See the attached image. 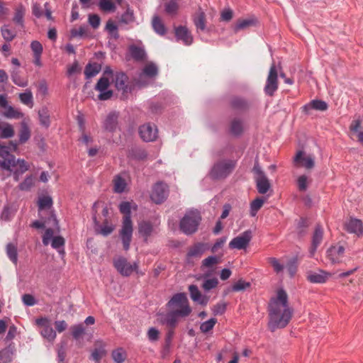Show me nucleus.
I'll return each instance as SVG.
<instances>
[{
  "label": "nucleus",
  "mask_w": 363,
  "mask_h": 363,
  "mask_svg": "<svg viewBox=\"0 0 363 363\" xmlns=\"http://www.w3.org/2000/svg\"><path fill=\"white\" fill-rule=\"evenodd\" d=\"M42 336L47 339L49 342H53L56 337V332L49 325H45L40 331Z\"/></svg>",
  "instance_id": "42"
},
{
  "label": "nucleus",
  "mask_w": 363,
  "mask_h": 363,
  "mask_svg": "<svg viewBox=\"0 0 363 363\" xmlns=\"http://www.w3.org/2000/svg\"><path fill=\"white\" fill-rule=\"evenodd\" d=\"M168 194V186L163 182H157L152 188L150 198L154 203L160 204L166 200Z\"/></svg>",
  "instance_id": "11"
},
{
  "label": "nucleus",
  "mask_w": 363,
  "mask_h": 363,
  "mask_svg": "<svg viewBox=\"0 0 363 363\" xmlns=\"http://www.w3.org/2000/svg\"><path fill=\"white\" fill-rule=\"evenodd\" d=\"M278 89V74L277 68L273 62L270 67L269 74L267 78L266 84L264 88L265 94L268 96H273Z\"/></svg>",
  "instance_id": "10"
},
{
  "label": "nucleus",
  "mask_w": 363,
  "mask_h": 363,
  "mask_svg": "<svg viewBox=\"0 0 363 363\" xmlns=\"http://www.w3.org/2000/svg\"><path fill=\"white\" fill-rule=\"evenodd\" d=\"M114 191L116 193H122L126 187L125 180L121 176L117 175L113 179Z\"/></svg>",
  "instance_id": "44"
},
{
  "label": "nucleus",
  "mask_w": 363,
  "mask_h": 363,
  "mask_svg": "<svg viewBox=\"0 0 363 363\" xmlns=\"http://www.w3.org/2000/svg\"><path fill=\"white\" fill-rule=\"evenodd\" d=\"M243 131V123L240 119H234L230 125V132L235 135H240Z\"/></svg>",
  "instance_id": "45"
},
{
  "label": "nucleus",
  "mask_w": 363,
  "mask_h": 363,
  "mask_svg": "<svg viewBox=\"0 0 363 363\" xmlns=\"http://www.w3.org/2000/svg\"><path fill=\"white\" fill-rule=\"evenodd\" d=\"M167 306L181 318L189 316L192 311L187 296L184 293L174 294L167 303Z\"/></svg>",
  "instance_id": "4"
},
{
  "label": "nucleus",
  "mask_w": 363,
  "mask_h": 363,
  "mask_svg": "<svg viewBox=\"0 0 363 363\" xmlns=\"http://www.w3.org/2000/svg\"><path fill=\"white\" fill-rule=\"evenodd\" d=\"M217 323V320L214 318L202 323L200 325V330L202 333H206L211 330Z\"/></svg>",
  "instance_id": "51"
},
{
  "label": "nucleus",
  "mask_w": 363,
  "mask_h": 363,
  "mask_svg": "<svg viewBox=\"0 0 363 363\" xmlns=\"http://www.w3.org/2000/svg\"><path fill=\"white\" fill-rule=\"evenodd\" d=\"M34 184V177L32 175L27 176L25 179L19 184L18 189L21 191H29Z\"/></svg>",
  "instance_id": "50"
},
{
  "label": "nucleus",
  "mask_w": 363,
  "mask_h": 363,
  "mask_svg": "<svg viewBox=\"0 0 363 363\" xmlns=\"http://www.w3.org/2000/svg\"><path fill=\"white\" fill-rule=\"evenodd\" d=\"M235 167L233 160H221L216 162L212 167L210 174L213 179H223L229 175Z\"/></svg>",
  "instance_id": "6"
},
{
  "label": "nucleus",
  "mask_w": 363,
  "mask_h": 363,
  "mask_svg": "<svg viewBox=\"0 0 363 363\" xmlns=\"http://www.w3.org/2000/svg\"><path fill=\"white\" fill-rule=\"evenodd\" d=\"M52 205V200L50 196H43L38 200L39 211L50 208Z\"/></svg>",
  "instance_id": "55"
},
{
  "label": "nucleus",
  "mask_w": 363,
  "mask_h": 363,
  "mask_svg": "<svg viewBox=\"0 0 363 363\" xmlns=\"http://www.w3.org/2000/svg\"><path fill=\"white\" fill-rule=\"evenodd\" d=\"M128 50L131 57L137 61H140L145 58L146 53L142 47L131 45L129 46Z\"/></svg>",
  "instance_id": "27"
},
{
  "label": "nucleus",
  "mask_w": 363,
  "mask_h": 363,
  "mask_svg": "<svg viewBox=\"0 0 363 363\" xmlns=\"http://www.w3.org/2000/svg\"><path fill=\"white\" fill-rule=\"evenodd\" d=\"M323 236V230L320 225H317L314 231L312 245L310 249V254L313 256L319 245L321 243Z\"/></svg>",
  "instance_id": "22"
},
{
  "label": "nucleus",
  "mask_w": 363,
  "mask_h": 363,
  "mask_svg": "<svg viewBox=\"0 0 363 363\" xmlns=\"http://www.w3.org/2000/svg\"><path fill=\"white\" fill-rule=\"evenodd\" d=\"M255 182L257 191L261 194H266L270 188V184L266 175L260 177H255Z\"/></svg>",
  "instance_id": "28"
},
{
  "label": "nucleus",
  "mask_w": 363,
  "mask_h": 363,
  "mask_svg": "<svg viewBox=\"0 0 363 363\" xmlns=\"http://www.w3.org/2000/svg\"><path fill=\"white\" fill-rule=\"evenodd\" d=\"M15 215V211L9 206H4L0 213V220L10 221Z\"/></svg>",
  "instance_id": "46"
},
{
  "label": "nucleus",
  "mask_w": 363,
  "mask_h": 363,
  "mask_svg": "<svg viewBox=\"0 0 363 363\" xmlns=\"http://www.w3.org/2000/svg\"><path fill=\"white\" fill-rule=\"evenodd\" d=\"M2 115L10 119H19L23 117V113L21 111L9 105L4 109Z\"/></svg>",
  "instance_id": "32"
},
{
  "label": "nucleus",
  "mask_w": 363,
  "mask_h": 363,
  "mask_svg": "<svg viewBox=\"0 0 363 363\" xmlns=\"http://www.w3.org/2000/svg\"><path fill=\"white\" fill-rule=\"evenodd\" d=\"M292 315L293 309L289 305L287 294L284 289L278 290L277 296L272 298L269 304V328L274 332L277 329L285 328Z\"/></svg>",
  "instance_id": "1"
},
{
  "label": "nucleus",
  "mask_w": 363,
  "mask_h": 363,
  "mask_svg": "<svg viewBox=\"0 0 363 363\" xmlns=\"http://www.w3.org/2000/svg\"><path fill=\"white\" fill-rule=\"evenodd\" d=\"M113 359L116 363H122L125 358V353L121 348H118L112 352Z\"/></svg>",
  "instance_id": "56"
},
{
  "label": "nucleus",
  "mask_w": 363,
  "mask_h": 363,
  "mask_svg": "<svg viewBox=\"0 0 363 363\" xmlns=\"http://www.w3.org/2000/svg\"><path fill=\"white\" fill-rule=\"evenodd\" d=\"M250 286V284L249 282L245 281L242 279L238 280L237 282H235L233 287L232 290L233 291H240L246 289Z\"/></svg>",
  "instance_id": "61"
},
{
  "label": "nucleus",
  "mask_w": 363,
  "mask_h": 363,
  "mask_svg": "<svg viewBox=\"0 0 363 363\" xmlns=\"http://www.w3.org/2000/svg\"><path fill=\"white\" fill-rule=\"evenodd\" d=\"M38 117L41 125L48 128L50 125V112L47 107H42L38 111Z\"/></svg>",
  "instance_id": "35"
},
{
  "label": "nucleus",
  "mask_w": 363,
  "mask_h": 363,
  "mask_svg": "<svg viewBox=\"0 0 363 363\" xmlns=\"http://www.w3.org/2000/svg\"><path fill=\"white\" fill-rule=\"evenodd\" d=\"M153 228L152 224L147 221H142L139 223L138 231L140 235L147 238L152 233Z\"/></svg>",
  "instance_id": "38"
},
{
  "label": "nucleus",
  "mask_w": 363,
  "mask_h": 363,
  "mask_svg": "<svg viewBox=\"0 0 363 363\" xmlns=\"http://www.w3.org/2000/svg\"><path fill=\"white\" fill-rule=\"evenodd\" d=\"M218 281L216 278L206 279L202 285L203 289L205 291H210L217 286Z\"/></svg>",
  "instance_id": "58"
},
{
  "label": "nucleus",
  "mask_w": 363,
  "mask_h": 363,
  "mask_svg": "<svg viewBox=\"0 0 363 363\" xmlns=\"http://www.w3.org/2000/svg\"><path fill=\"white\" fill-rule=\"evenodd\" d=\"M255 23L256 21L252 18L239 20L235 26L234 30L235 32H238L240 30H244L248 27L255 26Z\"/></svg>",
  "instance_id": "39"
},
{
  "label": "nucleus",
  "mask_w": 363,
  "mask_h": 363,
  "mask_svg": "<svg viewBox=\"0 0 363 363\" xmlns=\"http://www.w3.org/2000/svg\"><path fill=\"white\" fill-rule=\"evenodd\" d=\"M121 21L122 23L125 24L130 23L134 21V14L133 11L128 9L122 16Z\"/></svg>",
  "instance_id": "63"
},
{
  "label": "nucleus",
  "mask_w": 363,
  "mask_h": 363,
  "mask_svg": "<svg viewBox=\"0 0 363 363\" xmlns=\"http://www.w3.org/2000/svg\"><path fill=\"white\" fill-rule=\"evenodd\" d=\"M152 27L154 30L159 35H163L166 33V28L162 20L158 16H155L153 18Z\"/></svg>",
  "instance_id": "41"
},
{
  "label": "nucleus",
  "mask_w": 363,
  "mask_h": 363,
  "mask_svg": "<svg viewBox=\"0 0 363 363\" xmlns=\"http://www.w3.org/2000/svg\"><path fill=\"white\" fill-rule=\"evenodd\" d=\"M0 157V168L9 172V175L12 173L16 182H18L20 177L29 169V165L23 159H16L9 152V147L1 143Z\"/></svg>",
  "instance_id": "2"
},
{
  "label": "nucleus",
  "mask_w": 363,
  "mask_h": 363,
  "mask_svg": "<svg viewBox=\"0 0 363 363\" xmlns=\"http://www.w3.org/2000/svg\"><path fill=\"white\" fill-rule=\"evenodd\" d=\"M113 264L117 271L124 277H129L133 272L138 274L143 275L144 273L138 270V263L130 264L123 257H118L113 260Z\"/></svg>",
  "instance_id": "7"
},
{
  "label": "nucleus",
  "mask_w": 363,
  "mask_h": 363,
  "mask_svg": "<svg viewBox=\"0 0 363 363\" xmlns=\"http://www.w3.org/2000/svg\"><path fill=\"white\" fill-rule=\"evenodd\" d=\"M18 69H13L11 72V77L12 82L17 86L21 87H26L28 84V81L26 79L22 78L19 74Z\"/></svg>",
  "instance_id": "34"
},
{
  "label": "nucleus",
  "mask_w": 363,
  "mask_h": 363,
  "mask_svg": "<svg viewBox=\"0 0 363 363\" xmlns=\"http://www.w3.org/2000/svg\"><path fill=\"white\" fill-rule=\"evenodd\" d=\"M345 252V247L337 243L327 250L326 257L332 264H340L343 261Z\"/></svg>",
  "instance_id": "13"
},
{
  "label": "nucleus",
  "mask_w": 363,
  "mask_h": 363,
  "mask_svg": "<svg viewBox=\"0 0 363 363\" xmlns=\"http://www.w3.org/2000/svg\"><path fill=\"white\" fill-rule=\"evenodd\" d=\"M98 343H100V347L95 348L91 355V359L96 362H99L100 359L106 354L104 344L101 342H98Z\"/></svg>",
  "instance_id": "47"
},
{
  "label": "nucleus",
  "mask_w": 363,
  "mask_h": 363,
  "mask_svg": "<svg viewBox=\"0 0 363 363\" xmlns=\"http://www.w3.org/2000/svg\"><path fill=\"white\" fill-rule=\"evenodd\" d=\"M15 347L13 344H9L7 347L0 350V363H10L12 361Z\"/></svg>",
  "instance_id": "25"
},
{
  "label": "nucleus",
  "mask_w": 363,
  "mask_h": 363,
  "mask_svg": "<svg viewBox=\"0 0 363 363\" xmlns=\"http://www.w3.org/2000/svg\"><path fill=\"white\" fill-rule=\"evenodd\" d=\"M114 230V226L113 225L108 224V222H104V225H99V228H96V231L98 233L107 236L110 235Z\"/></svg>",
  "instance_id": "52"
},
{
  "label": "nucleus",
  "mask_w": 363,
  "mask_h": 363,
  "mask_svg": "<svg viewBox=\"0 0 363 363\" xmlns=\"http://www.w3.org/2000/svg\"><path fill=\"white\" fill-rule=\"evenodd\" d=\"M54 230L52 228H47L43 237V243L47 246L50 243L52 248L57 250L61 254H65L64 246L65 239L62 236H53Z\"/></svg>",
  "instance_id": "9"
},
{
  "label": "nucleus",
  "mask_w": 363,
  "mask_h": 363,
  "mask_svg": "<svg viewBox=\"0 0 363 363\" xmlns=\"http://www.w3.org/2000/svg\"><path fill=\"white\" fill-rule=\"evenodd\" d=\"M18 98L23 104L26 105L29 108H33V96L30 89H27L24 92L20 93Z\"/></svg>",
  "instance_id": "33"
},
{
  "label": "nucleus",
  "mask_w": 363,
  "mask_h": 363,
  "mask_svg": "<svg viewBox=\"0 0 363 363\" xmlns=\"http://www.w3.org/2000/svg\"><path fill=\"white\" fill-rule=\"evenodd\" d=\"M264 202V199L259 197L250 203V214L252 217H255L257 215L258 211L263 206Z\"/></svg>",
  "instance_id": "43"
},
{
  "label": "nucleus",
  "mask_w": 363,
  "mask_h": 363,
  "mask_svg": "<svg viewBox=\"0 0 363 363\" xmlns=\"http://www.w3.org/2000/svg\"><path fill=\"white\" fill-rule=\"evenodd\" d=\"M157 66L153 62H149L143 69V71L140 74V78H142L143 76H146L149 78H153L157 76Z\"/></svg>",
  "instance_id": "29"
},
{
  "label": "nucleus",
  "mask_w": 363,
  "mask_h": 363,
  "mask_svg": "<svg viewBox=\"0 0 363 363\" xmlns=\"http://www.w3.org/2000/svg\"><path fill=\"white\" fill-rule=\"evenodd\" d=\"M106 30L111 35V38L114 39H118L119 38V35L118 33V26L116 23L112 21H108L106 25Z\"/></svg>",
  "instance_id": "48"
},
{
  "label": "nucleus",
  "mask_w": 363,
  "mask_h": 363,
  "mask_svg": "<svg viewBox=\"0 0 363 363\" xmlns=\"http://www.w3.org/2000/svg\"><path fill=\"white\" fill-rule=\"evenodd\" d=\"M110 86L109 78L106 77H101L96 84L95 89L99 92L98 98L101 101H106L111 98L113 91L108 89Z\"/></svg>",
  "instance_id": "14"
},
{
  "label": "nucleus",
  "mask_w": 363,
  "mask_h": 363,
  "mask_svg": "<svg viewBox=\"0 0 363 363\" xmlns=\"http://www.w3.org/2000/svg\"><path fill=\"white\" fill-rule=\"evenodd\" d=\"M99 7L103 11H110L114 10L115 5L111 0H100Z\"/></svg>",
  "instance_id": "62"
},
{
  "label": "nucleus",
  "mask_w": 363,
  "mask_h": 363,
  "mask_svg": "<svg viewBox=\"0 0 363 363\" xmlns=\"http://www.w3.org/2000/svg\"><path fill=\"white\" fill-rule=\"evenodd\" d=\"M131 203L123 201L120 203V211L124 214L123 225L120 230V237L125 250H128L133 235V223L131 220Z\"/></svg>",
  "instance_id": "3"
},
{
  "label": "nucleus",
  "mask_w": 363,
  "mask_h": 363,
  "mask_svg": "<svg viewBox=\"0 0 363 363\" xmlns=\"http://www.w3.org/2000/svg\"><path fill=\"white\" fill-rule=\"evenodd\" d=\"M6 250L7 256L10 260L16 264L18 262V252L16 246L12 243H9L6 245Z\"/></svg>",
  "instance_id": "40"
},
{
  "label": "nucleus",
  "mask_w": 363,
  "mask_h": 363,
  "mask_svg": "<svg viewBox=\"0 0 363 363\" xmlns=\"http://www.w3.org/2000/svg\"><path fill=\"white\" fill-rule=\"evenodd\" d=\"M118 114L115 112L110 113L104 121L103 127L106 130L112 132L117 125Z\"/></svg>",
  "instance_id": "26"
},
{
  "label": "nucleus",
  "mask_w": 363,
  "mask_h": 363,
  "mask_svg": "<svg viewBox=\"0 0 363 363\" xmlns=\"http://www.w3.org/2000/svg\"><path fill=\"white\" fill-rule=\"evenodd\" d=\"M179 5L174 1H169L164 4V10L169 15H175L178 11Z\"/></svg>",
  "instance_id": "53"
},
{
  "label": "nucleus",
  "mask_w": 363,
  "mask_h": 363,
  "mask_svg": "<svg viewBox=\"0 0 363 363\" xmlns=\"http://www.w3.org/2000/svg\"><path fill=\"white\" fill-rule=\"evenodd\" d=\"M26 11V7L22 4H19L14 9L13 21L21 28L24 27V16Z\"/></svg>",
  "instance_id": "23"
},
{
  "label": "nucleus",
  "mask_w": 363,
  "mask_h": 363,
  "mask_svg": "<svg viewBox=\"0 0 363 363\" xmlns=\"http://www.w3.org/2000/svg\"><path fill=\"white\" fill-rule=\"evenodd\" d=\"M189 291L191 298L202 306L207 305L208 298L206 296L202 295L196 285L191 284L189 286Z\"/></svg>",
  "instance_id": "21"
},
{
  "label": "nucleus",
  "mask_w": 363,
  "mask_h": 363,
  "mask_svg": "<svg viewBox=\"0 0 363 363\" xmlns=\"http://www.w3.org/2000/svg\"><path fill=\"white\" fill-rule=\"evenodd\" d=\"M201 219L198 211L191 210L187 211L180 220L179 227L181 230L186 235L194 233L198 229Z\"/></svg>",
  "instance_id": "5"
},
{
  "label": "nucleus",
  "mask_w": 363,
  "mask_h": 363,
  "mask_svg": "<svg viewBox=\"0 0 363 363\" xmlns=\"http://www.w3.org/2000/svg\"><path fill=\"white\" fill-rule=\"evenodd\" d=\"M294 163L297 167L311 169L315 166V157L311 155H306L304 151L299 150L294 158Z\"/></svg>",
  "instance_id": "15"
},
{
  "label": "nucleus",
  "mask_w": 363,
  "mask_h": 363,
  "mask_svg": "<svg viewBox=\"0 0 363 363\" xmlns=\"http://www.w3.org/2000/svg\"><path fill=\"white\" fill-rule=\"evenodd\" d=\"M331 274L318 269L316 271H310L307 273V279L313 284H324L330 277Z\"/></svg>",
  "instance_id": "19"
},
{
  "label": "nucleus",
  "mask_w": 363,
  "mask_h": 363,
  "mask_svg": "<svg viewBox=\"0 0 363 363\" xmlns=\"http://www.w3.org/2000/svg\"><path fill=\"white\" fill-rule=\"evenodd\" d=\"M30 130L28 123L23 121L21 123V129L19 131V143L23 144L26 143L30 138Z\"/></svg>",
  "instance_id": "30"
},
{
  "label": "nucleus",
  "mask_w": 363,
  "mask_h": 363,
  "mask_svg": "<svg viewBox=\"0 0 363 363\" xmlns=\"http://www.w3.org/2000/svg\"><path fill=\"white\" fill-rule=\"evenodd\" d=\"M328 108V104L326 102L321 100H313L310 103L306 104L303 106V109L308 112L311 109L318 111H325Z\"/></svg>",
  "instance_id": "31"
},
{
  "label": "nucleus",
  "mask_w": 363,
  "mask_h": 363,
  "mask_svg": "<svg viewBox=\"0 0 363 363\" xmlns=\"http://www.w3.org/2000/svg\"><path fill=\"white\" fill-rule=\"evenodd\" d=\"M232 106L238 108L242 109L247 107V104L246 101L242 98L236 97L232 100L231 102Z\"/></svg>",
  "instance_id": "64"
},
{
  "label": "nucleus",
  "mask_w": 363,
  "mask_h": 363,
  "mask_svg": "<svg viewBox=\"0 0 363 363\" xmlns=\"http://www.w3.org/2000/svg\"><path fill=\"white\" fill-rule=\"evenodd\" d=\"M101 70V65L98 63H89L84 70V74L86 79H90L96 76Z\"/></svg>",
  "instance_id": "37"
},
{
  "label": "nucleus",
  "mask_w": 363,
  "mask_h": 363,
  "mask_svg": "<svg viewBox=\"0 0 363 363\" xmlns=\"http://www.w3.org/2000/svg\"><path fill=\"white\" fill-rule=\"evenodd\" d=\"M116 89L121 91L123 96H126L134 89V84L129 82L128 77L123 72H117L113 78Z\"/></svg>",
  "instance_id": "8"
},
{
  "label": "nucleus",
  "mask_w": 363,
  "mask_h": 363,
  "mask_svg": "<svg viewBox=\"0 0 363 363\" xmlns=\"http://www.w3.org/2000/svg\"><path fill=\"white\" fill-rule=\"evenodd\" d=\"M72 336L74 339L78 340L84 333V327L82 324L74 325L72 328Z\"/></svg>",
  "instance_id": "57"
},
{
  "label": "nucleus",
  "mask_w": 363,
  "mask_h": 363,
  "mask_svg": "<svg viewBox=\"0 0 363 363\" xmlns=\"http://www.w3.org/2000/svg\"><path fill=\"white\" fill-rule=\"evenodd\" d=\"M1 32L4 39L9 42L13 40L16 35V33L11 30L6 25H4L1 28Z\"/></svg>",
  "instance_id": "49"
},
{
  "label": "nucleus",
  "mask_w": 363,
  "mask_h": 363,
  "mask_svg": "<svg viewBox=\"0 0 363 363\" xmlns=\"http://www.w3.org/2000/svg\"><path fill=\"white\" fill-rule=\"evenodd\" d=\"M175 37L178 41H182L185 45H190L193 43V37L186 26L175 28Z\"/></svg>",
  "instance_id": "20"
},
{
  "label": "nucleus",
  "mask_w": 363,
  "mask_h": 363,
  "mask_svg": "<svg viewBox=\"0 0 363 363\" xmlns=\"http://www.w3.org/2000/svg\"><path fill=\"white\" fill-rule=\"evenodd\" d=\"M207 250L203 243H198L189 249L187 255L189 257H201Z\"/></svg>",
  "instance_id": "36"
},
{
  "label": "nucleus",
  "mask_w": 363,
  "mask_h": 363,
  "mask_svg": "<svg viewBox=\"0 0 363 363\" xmlns=\"http://www.w3.org/2000/svg\"><path fill=\"white\" fill-rule=\"evenodd\" d=\"M15 135L13 126L5 121H0V139L13 138Z\"/></svg>",
  "instance_id": "24"
},
{
  "label": "nucleus",
  "mask_w": 363,
  "mask_h": 363,
  "mask_svg": "<svg viewBox=\"0 0 363 363\" xmlns=\"http://www.w3.org/2000/svg\"><path fill=\"white\" fill-rule=\"evenodd\" d=\"M344 229L349 233L360 237L363 235V223L359 219L350 218L344 223Z\"/></svg>",
  "instance_id": "16"
},
{
  "label": "nucleus",
  "mask_w": 363,
  "mask_h": 363,
  "mask_svg": "<svg viewBox=\"0 0 363 363\" xmlns=\"http://www.w3.org/2000/svg\"><path fill=\"white\" fill-rule=\"evenodd\" d=\"M157 316V320L159 323L167 326L169 329H174L179 322V318H181L172 311H170L167 313L158 314Z\"/></svg>",
  "instance_id": "18"
},
{
  "label": "nucleus",
  "mask_w": 363,
  "mask_h": 363,
  "mask_svg": "<svg viewBox=\"0 0 363 363\" xmlns=\"http://www.w3.org/2000/svg\"><path fill=\"white\" fill-rule=\"evenodd\" d=\"M252 238V233L250 230H247L240 233L237 237L232 239L229 242L230 249L242 250L245 249Z\"/></svg>",
  "instance_id": "12"
},
{
  "label": "nucleus",
  "mask_w": 363,
  "mask_h": 363,
  "mask_svg": "<svg viewBox=\"0 0 363 363\" xmlns=\"http://www.w3.org/2000/svg\"><path fill=\"white\" fill-rule=\"evenodd\" d=\"M139 133L144 141H154L157 138V128L154 124L146 123L140 127Z\"/></svg>",
  "instance_id": "17"
},
{
  "label": "nucleus",
  "mask_w": 363,
  "mask_h": 363,
  "mask_svg": "<svg viewBox=\"0 0 363 363\" xmlns=\"http://www.w3.org/2000/svg\"><path fill=\"white\" fill-rule=\"evenodd\" d=\"M219 262V258L216 256H209L202 261L201 268H211Z\"/></svg>",
  "instance_id": "54"
},
{
  "label": "nucleus",
  "mask_w": 363,
  "mask_h": 363,
  "mask_svg": "<svg viewBox=\"0 0 363 363\" xmlns=\"http://www.w3.org/2000/svg\"><path fill=\"white\" fill-rule=\"evenodd\" d=\"M194 24L197 30H203L206 28L205 16L203 13H199L194 19Z\"/></svg>",
  "instance_id": "60"
},
{
  "label": "nucleus",
  "mask_w": 363,
  "mask_h": 363,
  "mask_svg": "<svg viewBox=\"0 0 363 363\" xmlns=\"http://www.w3.org/2000/svg\"><path fill=\"white\" fill-rule=\"evenodd\" d=\"M71 37H84L87 34V27L82 26L79 28H74L71 30Z\"/></svg>",
  "instance_id": "59"
}]
</instances>
